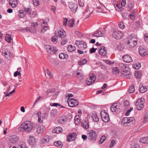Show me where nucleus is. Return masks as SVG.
<instances>
[{
  "label": "nucleus",
  "instance_id": "1",
  "mask_svg": "<svg viewBox=\"0 0 148 148\" xmlns=\"http://www.w3.org/2000/svg\"><path fill=\"white\" fill-rule=\"evenodd\" d=\"M33 125V123L31 121H26L20 125L18 130L20 132H30L32 130Z\"/></svg>",
  "mask_w": 148,
  "mask_h": 148
},
{
  "label": "nucleus",
  "instance_id": "2",
  "mask_svg": "<svg viewBox=\"0 0 148 148\" xmlns=\"http://www.w3.org/2000/svg\"><path fill=\"white\" fill-rule=\"evenodd\" d=\"M97 134L93 130H90L88 134V139L90 141H95L97 138Z\"/></svg>",
  "mask_w": 148,
  "mask_h": 148
},
{
  "label": "nucleus",
  "instance_id": "3",
  "mask_svg": "<svg viewBox=\"0 0 148 148\" xmlns=\"http://www.w3.org/2000/svg\"><path fill=\"white\" fill-rule=\"evenodd\" d=\"M144 102V99L143 98H139L137 100L135 103V105L137 110H141L143 108Z\"/></svg>",
  "mask_w": 148,
  "mask_h": 148
},
{
  "label": "nucleus",
  "instance_id": "4",
  "mask_svg": "<svg viewBox=\"0 0 148 148\" xmlns=\"http://www.w3.org/2000/svg\"><path fill=\"white\" fill-rule=\"evenodd\" d=\"M137 39L136 37L130 36L129 37L127 44L130 48L134 47L137 44Z\"/></svg>",
  "mask_w": 148,
  "mask_h": 148
},
{
  "label": "nucleus",
  "instance_id": "5",
  "mask_svg": "<svg viewBox=\"0 0 148 148\" xmlns=\"http://www.w3.org/2000/svg\"><path fill=\"white\" fill-rule=\"evenodd\" d=\"M101 118L105 122H108L110 120L108 114L105 112L104 110H102L100 112Z\"/></svg>",
  "mask_w": 148,
  "mask_h": 148
},
{
  "label": "nucleus",
  "instance_id": "6",
  "mask_svg": "<svg viewBox=\"0 0 148 148\" xmlns=\"http://www.w3.org/2000/svg\"><path fill=\"white\" fill-rule=\"evenodd\" d=\"M45 47L47 52L51 55L54 54L58 51V50L55 47H51V46L47 45H45Z\"/></svg>",
  "mask_w": 148,
  "mask_h": 148
},
{
  "label": "nucleus",
  "instance_id": "7",
  "mask_svg": "<svg viewBox=\"0 0 148 148\" xmlns=\"http://www.w3.org/2000/svg\"><path fill=\"white\" fill-rule=\"evenodd\" d=\"M68 101V105L71 107H75L79 104L78 101L73 98H69Z\"/></svg>",
  "mask_w": 148,
  "mask_h": 148
},
{
  "label": "nucleus",
  "instance_id": "8",
  "mask_svg": "<svg viewBox=\"0 0 148 148\" xmlns=\"http://www.w3.org/2000/svg\"><path fill=\"white\" fill-rule=\"evenodd\" d=\"M95 79L96 77L94 74L92 73L90 74L89 78H88L86 81V84L88 85H91L95 82Z\"/></svg>",
  "mask_w": 148,
  "mask_h": 148
},
{
  "label": "nucleus",
  "instance_id": "9",
  "mask_svg": "<svg viewBox=\"0 0 148 148\" xmlns=\"http://www.w3.org/2000/svg\"><path fill=\"white\" fill-rule=\"evenodd\" d=\"M55 34L57 36L62 38L65 37L66 35L65 32L61 28H60L57 31H55Z\"/></svg>",
  "mask_w": 148,
  "mask_h": 148
},
{
  "label": "nucleus",
  "instance_id": "10",
  "mask_svg": "<svg viewBox=\"0 0 148 148\" xmlns=\"http://www.w3.org/2000/svg\"><path fill=\"white\" fill-rule=\"evenodd\" d=\"M68 7L71 11L73 12H75L77 10L78 5L75 3L70 2L68 4Z\"/></svg>",
  "mask_w": 148,
  "mask_h": 148
},
{
  "label": "nucleus",
  "instance_id": "11",
  "mask_svg": "<svg viewBox=\"0 0 148 148\" xmlns=\"http://www.w3.org/2000/svg\"><path fill=\"white\" fill-rule=\"evenodd\" d=\"M111 110L112 112H115L118 114L121 111V109L119 108V106L116 103H114L111 106Z\"/></svg>",
  "mask_w": 148,
  "mask_h": 148
},
{
  "label": "nucleus",
  "instance_id": "12",
  "mask_svg": "<svg viewBox=\"0 0 148 148\" xmlns=\"http://www.w3.org/2000/svg\"><path fill=\"white\" fill-rule=\"evenodd\" d=\"M75 43L76 45L80 49H84L86 48V44L84 41H81L80 42L77 41Z\"/></svg>",
  "mask_w": 148,
  "mask_h": 148
},
{
  "label": "nucleus",
  "instance_id": "13",
  "mask_svg": "<svg viewBox=\"0 0 148 148\" xmlns=\"http://www.w3.org/2000/svg\"><path fill=\"white\" fill-rule=\"evenodd\" d=\"M123 35V33L122 32L119 31H115L112 34L113 37L116 39L121 38Z\"/></svg>",
  "mask_w": 148,
  "mask_h": 148
},
{
  "label": "nucleus",
  "instance_id": "14",
  "mask_svg": "<svg viewBox=\"0 0 148 148\" xmlns=\"http://www.w3.org/2000/svg\"><path fill=\"white\" fill-rule=\"evenodd\" d=\"M77 136V134L74 132L70 133L67 136V141L71 142L75 140Z\"/></svg>",
  "mask_w": 148,
  "mask_h": 148
},
{
  "label": "nucleus",
  "instance_id": "15",
  "mask_svg": "<svg viewBox=\"0 0 148 148\" xmlns=\"http://www.w3.org/2000/svg\"><path fill=\"white\" fill-rule=\"evenodd\" d=\"M139 54L142 56H144L147 54V52L145 48L143 46H140L139 48Z\"/></svg>",
  "mask_w": 148,
  "mask_h": 148
},
{
  "label": "nucleus",
  "instance_id": "16",
  "mask_svg": "<svg viewBox=\"0 0 148 148\" xmlns=\"http://www.w3.org/2000/svg\"><path fill=\"white\" fill-rule=\"evenodd\" d=\"M19 140L18 137L16 136H13L10 138L9 141L10 143L14 144L17 143Z\"/></svg>",
  "mask_w": 148,
  "mask_h": 148
},
{
  "label": "nucleus",
  "instance_id": "17",
  "mask_svg": "<svg viewBox=\"0 0 148 148\" xmlns=\"http://www.w3.org/2000/svg\"><path fill=\"white\" fill-rule=\"evenodd\" d=\"M123 61L127 63H130L132 61V60L131 56L128 55H124L122 57Z\"/></svg>",
  "mask_w": 148,
  "mask_h": 148
},
{
  "label": "nucleus",
  "instance_id": "18",
  "mask_svg": "<svg viewBox=\"0 0 148 148\" xmlns=\"http://www.w3.org/2000/svg\"><path fill=\"white\" fill-rule=\"evenodd\" d=\"M2 54L7 58H8L9 57H10L12 56V54L10 53L9 51L5 48L3 49Z\"/></svg>",
  "mask_w": 148,
  "mask_h": 148
},
{
  "label": "nucleus",
  "instance_id": "19",
  "mask_svg": "<svg viewBox=\"0 0 148 148\" xmlns=\"http://www.w3.org/2000/svg\"><path fill=\"white\" fill-rule=\"evenodd\" d=\"M121 73L126 78H129L130 77L131 74L130 72L126 69L125 70L121 71Z\"/></svg>",
  "mask_w": 148,
  "mask_h": 148
},
{
  "label": "nucleus",
  "instance_id": "20",
  "mask_svg": "<svg viewBox=\"0 0 148 148\" xmlns=\"http://www.w3.org/2000/svg\"><path fill=\"white\" fill-rule=\"evenodd\" d=\"M24 9L25 12H27L28 13L30 16L33 17L35 16L36 13L35 12H34L35 13L34 14H32L31 13L32 10L31 8L30 7L28 8H24Z\"/></svg>",
  "mask_w": 148,
  "mask_h": 148
},
{
  "label": "nucleus",
  "instance_id": "21",
  "mask_svg": "<svg viewBox=\"0 0 148 148\" xmlns=\"http://www.w3.org/2000/svg\"><path fill=\"white\" fill-rule=\"evenodd\" d=\"M99 53L100 55L102 56H105L107 53V52L105 47L103 46L100 47L99 51Z\"/></svg>",
  "mask_w": 148,
  "mask_h": 148
},
{
  "label": "nucleus",
  "instance_id": "22",
  "mask_svg": "<svg viewBox=\"0 0 148 148\" xmlns=\"http://www.w3.org/2000/svg\"><path fill=\"white\" fill-rule=\"evenodd\" d=\"M82 127L87 129H88L89 127V124L88 121V119H86L83 121L82 123Z\"/></svg>",
  "mask_w": 148,
  "mask_h": 148
},
{
  "label": "nucleus",
  "instance_id": "23",
  "mask_svg": "<svg viewBox=\"0 0 148 148\" xmlns=\"http://www.w3.org/2000/svg\"><path fill=\"white\" fill-rule=\"evenodd\" d=\"M9 3L12 8H15L18 4L17 0H9Z\"/></svg>",
  "mask_w": 148,
  "mask_h": 148
},
{
  "label": "nucleus",
  "instance_id": "24",
  "mask_svg": "<svg viewBox=\"0 0 148 148\" xmlns=\"http://www.w3.org/2000/svg\"><path fill=\"white\" fill-rule=\"evenodd\" d=\"M63 130L60 127H58L55 128L52 130V133H59L62 132Z\"/></svg>",
  "mask_w": 148,
  "mask_h": 148
},
{
  "label": "nucleus",
  "instance_id": "25",
  "mask_svg": "<svg viewBox=\"0 0 148 148\" xmlns=\"http://www.w3.org/2000/svg\"><path fill=\"white\" fill-rule=\"evenodd\" d=\"M45 127L43 125H40L38 126L36 132L38 134L42 133Z\"/></svg>",
  "mask_w": 148,
  "mask_h": 148
},
{
  "label": "nucleus",
  "instance_id": "26",
  "mask_svg": "<svg viewBox=\"0 0 148 148\" xmlns=\"http://www.w3.org/2000/svg\"><path fill=\"white\" fill-rule=\"evenodd\" d=\"M139 90L140 92L142 93H144L147 91V88L145 86H143L141 84L139 86Z\"/></svg>",
  "mask_w": 148,
  "mask_h": 148
},
{
  "label": "nucleus",
  "instance_id": "27",
  "mask_svg": "<svg viewBox=\"0 0 148 148\" xmlns=\"http://www.w3.org/2000/svg\"><path fill=\"white\" fill-rule=\"evenodd\" d=\"M42 23L43 24L45 25L44 26V27L41 30V32L44 33L46 32L47 30L49 29V27L48 26H46L47 25L46 22L43 21L42 22Z\"/></svg>",
  "mask_w": 148,
  "mask_h": 148
},
{
  "label": "nucleus",
  "instance_id": "28",
  "mask_svg": "<svg viewBox=\"0 0 148 148\" xmlns=\"http://www.w3.org/2000/svg\"><path fill=\"white\" fill-rule=\"evenodd\" d=\"M140 141L142 143L144 144L148 143V137L141 138L140 139Z\"/></svg>",
  "mask_w": 148,
  "mask_h": 148
},
{
  "label": "nucleus",
  "instance_id": "29",
  "mask_svg": "<svg viewBox=\"0 0 148 148\" xmlns=\"http://www.w3.org/2000/svg\"><path fill=\"white\" fill-rule=\"evenodd\" d=\"M59 58L62 59H67L68 58V55L64 53H60L59 54Z\"/></svg>",
  "mask_w": 148,
  "mask_h": 148
},
{
  "label": "nucleus",
  "instance_id": "30",
  "mask_svg": "<svg viewBox=\"0 0 148 148\" xmlns=\"http://www.w3.org/2000/svg\"><path fill=\"white\" fill-rule=\"evenodd\" d=\"M54 145L57 147L58 148H62V142L60 141H55L54 143Z\"/></svg>",
  "mask_w": 148,
  "mask_h": 148
},
{
  "label": "nucleus",
  "instance_id": "31",
  "mask_svg": "<svg viewBox=\"0 0 148 148\" xmlns=\"http://www.w3.org/2000/svg\"><path fill=\"white\" fill-rule=\"evenodd\" d=\"M75 49V47L71 45H69L67 48V51L70 52L74 51Z\"/></svg>",
  "mask_w": 148,
  "mask_h": 148
},
{
  "label": "nucleus",
  "instance_id": "32",
  "mask_svg": "<svg viewBox=\"0 0 148 148\" xmlns=\"http://www.w3.org/2000/svg\"><path fill=\"white\" fill-rule=\"evenodd\" d=\"M66 117L65 116L60 117L58 120L59 123L61 124H64L66 121Z\"/></svg>",
  "mask_w": 148,
  "mask_h": 148
},
{
  "label": "nucleus",
  "instance_id": "33",
  "mask_svg": "<svg viewBox=\"0 0 148 148\" xmlns=\"http://www.w3.org/2000/svg\"><path fill=\"white\" fill-rule=\"evenodd\" d=\"M92 117L94 121L97 122L99 121V119L96 113H93L92 115Z\"/></svg>",
  "mask_w": 148,
  "mask_h": 148
},
{
  "label": "nucleus",
  "instance_id": "34",
  "mask_svg": "<svg viewBox=\"0 0 148 148\" xmlns=\"http://www.w3.org/2000/svg\"><path fill=\"white\" fill-rule=\"evenodd\" d=\"M29 143L31 145H33L35 142V139L34 137H30L28 140Z\"/></svg>",
  "mask_w": 148,
  "mask_h": 148
},
{
  "label": "nucleus",
  "instance_id": "35",
  "mask_svg": "<svg viewBox=\"0 0 148 148\" xmlns=\"http://www.w3.org/2000/svg\"><path fill=\"white\" fill-rule=\"evenodd\" d=\"M5 40L8 43L10 42L12 40L11 36L8 34H7L5 37Z\"/></svg>",
  "mask_w": 148,
  "mask_h": 148
},
{
  "label": "nucleus",
  "instance_id": "36",
  "mask_svg": "<svg viewBox=\"0 0 148 148\" xmlns=\"http://www.w3.org/2000/svg\"><path fill=\"white\" fill-rule=\"evenodd\" d=\"M119 67L121 71L125 70L127 68L126 65L123 63H120L119 64Z\"/></svg>",
  "mask_w": 148,
  "mask_h": 148
},
{
  "label": "nucleus",
  "instance_id": "37",
  "mask_svg": "<svg viewBox=\"0 0 148 148\" xmlns=\"http://www.w3.org/2000/svg\"><path fill=\"white\" fill-rule=\"evenodd\" d=\"M135 88L134 86H129L128 90V92L129 93H132L135 91Z\"/></svg>",
  "mask_w": 148,
  "mask_h": 148
},
{
  "label": "nucleus",
  "instance_id": "38",
  "mask_svg": "<svg viewBox=\"0 0 148 148\" xmlns=\"http://www.w3.org/2000/svg\"><path fill=\"white\" fill-rule=\"evenodd\" d=\"M87 62L86 59H82L78 62V64L80 65H83L86 64Z\"/></svg>",
  "mask_w": 148,
  "mask_h": 148
},
{
  "label": "nucleus",
  "instance_id": "39",
  "mask_svg": "<svg viewBox=\"0 0 148 148\" xmlns=\"http://www.w3.org/2000/svg\"><path fill=\"white\" fill-rule=\"evenodd\" d=\"M106 137L105 136L103 135L100 138V141H99V144H102L106 140Z\"/></svg>",
  "mask_w": 148,
  "mask_h": 148
},
{
  "label": "nucleus",
  "instance_id": "40",
  "mask_svg": "<svg viewBox=\"0 0 148 148\" xmlns=\"http://www.w3.org/2000/svg\"><path fill=\"white\" fill-rule=\"evenodd\" d=\"M75 21L73 19L69 21V26L70 27H72L74 26L75 25Z\"/></svg>",
  "mask_w": 148,
  "mask_h": 148
},
{
  "label": "nucleus",
  "instance_id": "41",
  "mask_svg": "<svg viewBox=\"0 0 148 148\" xmlns=\"http://www.w3.org/2000/svg\"><path fill=\"white\" fill-rule=\"evenodd\" d=\"M116 47L118 50L119 51L122 50L124 48L123 45L120 44L119 45H116Z\"/></svg>",
  "mask_w": 148,
  "mask_h": 148
},
{
  "label": "nucleus",
  "instance_id": "42",
  "mask_svg": "<svg viewBox=\"0 0 148 148\" xmlns=\"http://www.w3.org/2000/svg\"><path fill=\"white\" fill-rule=\"evenodd\" d=\"M119 72V70L117 67L114 68L113 69V73L114 74H116Z\"/></svg>",
  "mask_w": 148,
  "mask_h": 148
},
{
  "label": "nucleus",
  "instance_id": "43",
  "mask_svg": "<svg viewBox=\"0 0 148 148\" xmlns=\"http://www.w3.org/2000/svg\"><path fill=\"white\" fill-rule=\"evenodd\" d=\"M119 27L122 29H123L124 28L125 26L124 25L123 23L122 22H121L119 23Z\"/></svg>",
  "mask_w": 148,
  "mask_h": 148
},
{
  "label": "nucleus",
  "instance_id": "44",
  "mask_svg": "<svg viewBox=\"0 0 148 148\" xmlns=\"http://www.w3.org/2000/svg\"><path fill=\"white\" fill-rule=\"evenodd\" d=\"M128 118L127 117H125L121 121V123L123 124H125L129 123V121H127Z\"/></svg>",
  "mask_w": 148,
  "mask_h": 148
},
{
  "label": "nucleus",
  "instance_id": "45",
  "mask_svg": "<svg viewBox=\"0 0 148 148\" xmlns=\"http://www.w3.org/2000/svg\"><path fill=\"white\" fill-rule=\"evenodd\" d=\"M33 3L35 6H37L39 5L40 2L36 0H33Z\"/></svg>",
  "mask_w": 148,
  "mask_h": 148
},
{
  "label": "nucleus",
  "instance_id": "46",
  "mask_svg": "<svg viewBox=\"0 0 148 148\" xmlns=\"http://www.w3.org/2000/svg\"><path fill=\"white\" fill-rule=\"evenodd\" d=\"M57 36H53V37L51 38V40L52 41L55 43H56V40L57 39Z\"/></svg>",
  "mask_w": 148,
  "mask_h": 148
},
{
  "label": "nucleus",
  "instance_id": "47",
  "mask_svg": "<svg viewBox=\"0 0 148 148\" xmlns=\"http://www.w3.org/2000/svg\"><path fill=\"white\" fill-rule=\"evenodd\" d=\"M130 17L132 20H133L135 18V12L134 10L132 11V13L130 15Z\"/></svg>",
  "mask_w": 148,
  "mask_h": 148
},
{
  "label": "nucleus",
  "instance_id": "48",
  "mask_svg": "<svg viewBox=\"0 0 148 148\" xmlns=\"http://www.w3.org/2000/svg\"><path fill=\"white\" fill-rule=\"evenodd\" d=\"M57 114V111L56 110H52L51 112V115L52 117H54Z\"/></svg>",
  "mask_w": 148,
  "mask_h": 148
},
{
  "label": "nucleus",
  "instance_id": "49",
  "mask_svg": "<svg viewBox=\"0 0 148 148\" xmlns=\"http://www.w3.org/2000/svg\"><path fill=\"white\" fill-rule=\"evenodd\" d=\"M134 6V4L133 3H129L128 5V8L129 10H132Z\"/></svg>",
  "mask_w": 148,
  "mask_h": 148
},
{
  "label": "nucleus",
  "instance_id": "50",
  "mask_svg": "<svg viewBox=\"0 0 148 148\" xmlns=\"http://www.w3.org/2000/svg\"><path fill=\"white\" fill-rule=\"evenodd\" d=\"M19 75L21 76V74L20 73V71H16L14 73V76L15 77H16L17 76Z\"/></svg>",
  "mask_w": 148,
  "mask_h": 148
},
{
  "label": "nucleus",
  "instance_id": "51",
  "mask_svg": "<svg viewBox=\"0 0 148 148\" xmlns=\"http://www.w3.org/2000/svg\"><path fill=\"white\" fill-rule=\"evenodd\" d=\"M133 110V108H130V109L128 110L126 113H125V115L126 116H128L130 114V112Z\"/></svg>",
  "mask_w": 148,
  "mask_h": 148
},
{
  "label": "nucleus",
  "instance_id": "52",
  "mask_svg": "<svg viewBox=\"0 0 148 148\" xmlns=\"http://www.w3.org/2000/svg\"><path fill=\"white\" fill-rule=\"evenodd\" d=\"M140 66L139 64H134L133 65V68L135 69L138 70L140 68Z\"/></svg>",
  "mask_w": 148,
  "mask_h": 148
},
{
  "label": "nucleus",
  "instance_id": "53",
  "mask_svg": "<svg viewBox=\"0 0 148 148\" xmlns=\"http://www.w3.org/2000/svg\"><path fill=\"white\" fill-rule=\"evenodd\" d=\"M77 116H76L75 118V123L76 124H79L80 122V119L78 118H77Z\"/></svg>",
  "mask_w": 148,
  "mask_h": 148
},
{
  "label": "nucleus",
  "instance_id": "54",
  "mask_svg": "<svg viewBox=\"0 0 148 148\" xmlns=\"http://www.w3.org/2000/svg\"><path fill=\"white\" fill-rule=\"evenodd\" d=\"M135 76H136V77L137 78H140L141 76L140 73L139 72L135 73Z\"/></svg>",
  "mask_w": 148,
  "mask_h": 148
},
{
  "label": "nucleus",
  "instance_id": "55",
  "mask_svg": "<svg viewBox=\"0 0 148 148\" xmlns=\"http://www.w3.org/2000/svg\"><path fill=\"white\" fill-rule=\"evenodd\" d=\"M98 35L99 36V37L101 36L103 37L104 36V33H103L101 31H97Z\"/></svg>",
  "mask_w": 148,
  "mask_h": 148
},
{
  "label": "nucleus",
  "instance_id": "56",
  "mask_svg": "<svg viewBox=\"0 0 148 148\" xmlns=\"http://www.w3.org/2000/svg\"><path fill=\"white\" fill-rule=\"evenodd\" d=\"M124 106L125 107H128L129 106V102L125 100L124 102Z\"/></svg>",
  "mask_w": 148,
  "mask_h": 148
},
{
  "label": "nucleus",
  "instance_id": "57",
  "mask_svg": "<svg viewBox=\"0 0 148 148\" xmlns=\"http://www.w3.org/2000/svg\"><path fill=\"white\" fill-rule=\"evenodd\" d=\"M127 118V121H129V123L131 122H133V121H134L135 120L134 118L132 117Z\"/></svg>",
  "mask_w": 148,
  "mask_h": 148
},
{
  "label": "nucleus",
  "instance_id": "58",
  "mask_svg": "<svg viewBox=\"0 0 148 148\" xmlns=\"http://www.w3.org/2000/svg\"><path fill=\"white\" fill-rule=\"evenodd\" d=\"M131 148H139V146L138 145L134 143L132 145Z\"/></svg>",
  "mask_w": 148,
  "mask_h": 148
},
{
  "label": "nucleus",
  "instance_id": "59",
  "mask_svg": "<svg viewBox=\"0 0 148 148\" xmlns=\"http://www.w3.org/2000/svg\"><path fill=\"white\" fill-rule=\"evenodd\" d=\"M148 120V114L144 116L143 120V122L145 123Z\"/></svg>",
  "mask_w": 148,
  "mask_h": 148
},
{
  "label": "nucleus",
  "instance_id": "60",
  "mask_svg": "<svg viewBox=\"0 0 148 148\" xmlns=\"http://www.w3.org/2000/svg\"><path fill=\"white\" fill-rule=\"evenodd\" d=\"M122 16L125 19L129 17V15H128L126 13H123L122 14Z\"/></svg>",
  "mask_w": 148,
  "mask_h": 148
},
{
  "label": "nucleus",
  "instance_id": "61",
  "mask_svg": "<svg viewBox=\"0 0 148 148\" xmlns=\"http://www.w3.org/2000/svg\"><path fill=\"white\" fill-rule=\"evenodd\" d=\"M38 25V24L37 22L33 23L31 24V26L32 27H37Z\"/></svg>",
  "mask_w": 148,
  "mask_h": 148
},
{
  "label": "nucleus",
  "instance_id": "62",
  "mask_svg": "<svg viewBox=\"0 0 148 148\" xmlns=\"http://www.w3.org/2000/svg\"><path fill=\"white\" fill-rule=\"evenodd\" d=\"M67 42V39H64L62 40V41H61V45H64Z\"/></svg>",
  "mask_w": 148,
  "mask_h": 148
},
{
  "label": "nucleus",
  "instance_id": "63",
  "mask_svg": "<svg viewBox=\"0 0 148 148\" xmlns=\"http://www.w3.org/2000/svg\"><path fill=\"white\" fill-rule=\"evenodd\" d=\"M115 143V141L114 140H112L110 142V147L111 148H112V147L114 145Z\"/></svg>",
  "mask_w": 148,
  "mask_h": 148
},
{
  "label": "nucleus",
  "instance_id": "64",
  "mask_svg": "<svg viewBox=\"0 0 148 148\" xmlns=\"http://www.w3.org/2000/svg\"><path fill=\"white\" fill-rule=\"evenodd\" d=\"M126 0H122L121 3V5L122 6H125L126 4Z\"/></svg>",
  "mask_w": 148,
  "mask_h": 148
}]
</instances>
